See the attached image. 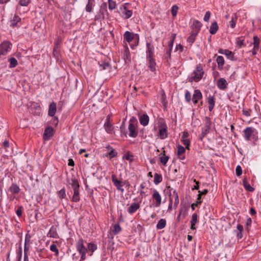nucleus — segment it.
I'll use <instances>...</instances> for the list:
<instances>
[{
  "instance_id": "473e14b6",
  "label": "nucleus",
  "mask_w": 261,
  "mask_h": 261,
  "mask_svg": "<svg viewBox=\"0 0 261 261\" xmlns=\"http://www.w3.org/2000/svg\"><path fill=\"white\" fill-rule=\"evenodd\" d=\"M198 34L191 32V35L187 38V42L191 45L195 41V38Z\"/></svg>"
},
{
  "instance_id": "bf43d9fd",
  "label": "nucleus",
  "mask_w": 261,
  "mask_h": 261,
  "mask_svg": "<svg viewBox=\"0 0 261 261\" xmlns=\"http://www.w3.org/2000/svg\"><path fill=\"white\" fill-rule=\"evenodd\" d=\"M211 16V12L210 11H207L204 16V20L205 21H208L210 19Z\"/></svg>"
},
{
  "instance_id": "338daca9",
  "label": "nucleus",
  "mask_w": 261,
  "mask_h": 261,
  "mask_svg": "<svg viewBox=\"0 0 261 261\" xmlns=\"http://www.w3.org/2000/svg\"><path fill=\"white\" fill-rule=\"evenodd\" d=\"M30 249V244H27L24 243V254H28V252L29 251Z\"/></svg>"
},
{
  "instance_id": "a211bd4d",
  "label": "nucleus",
  "mask_w": 261,
  "mask_h": 261,
  "mask_svg": "<svg viewBox=\"0 0 261 261\" xmlns=\"http://www.w3.org/2000/svg\"><path fill=\"white\" fill-rule=\"evenodd\" d=\"M47 237L53 238H58L59 236L57 231V228L55 226H52L47 233Z\"/></svg>"
},
{
  "instance_id": "2f4dec72",
  "label": "nucleus",
  "mask_w": 261,
  "mask_h": 261,
  "mask_svg": "<svg viewBox=\"0 0 261 261\" xmlns=\"http://www.w3.org/2000/svg\"><path fill=\"white\" fill-rule=\"evenodd\" d=\"M71 185L73 190H79L80 185L77 179L74 178L71 179Z\"/></svg>"
},
{
  "instance_id": "de8ad7c7",
  "label": "nucleus",
  "mask_w": 261,
  "mask_h": 261,
  "mask_svg": "<svg viewBox=\"0 0 261 261\" xmlns=\"http://www.w3.org/2000/svg\"><path fill=\"white\" fill-rule=\"evenodd\" d=\"M186 151V149L181 145H178L177 147V155H182Z\"/></svg>"
},
{
  "instance_id": "0e129e2a",
  "label": "nucleus",
  "mask_w": 261,
  "mask_h": 261,
  "mask_svg": "<svg viewBox=\"0 0 261 261\" xmlns=\"http://www.w3.org/2000/svg\"><path fill=\"white\" fill-rule=\"evenodd\" d=\"M260 40L259 38L257 36H255L253 37V44H257L259 45Z\"/></svg>"
},
{
  "instance_id": "39448f33",
  "label": "nucleus",
  "mask_w": 261,
  "mask_h": 261,
  "mask_svg": "<svg viewBox=\"0 0 261 261\" xmlns=\"http://www.w3.org/2000/svg\"><path fill=\"white\" fill-rule=\"evenodd\" d=\"M158 136L161 139H165L168 137V127L165 123H161L159 125Z\"/></svg>"
},
{
  "instance_id": "6e6d98bb",
  "label": "nucleus",
  "mask_w": 261,
  "mask_h": 261,
  "mask_svg": "<svg viewBox=\"0 0 261 261\" xmlns=\"http://www.w3.org/2000/svg\"><path fill=\"white\" fill-rule=\"evenodd\" d=\"M242 38V37H239L237 39V44L238 46H239L240 47H241L242 46L245 45L244 42V40Z\"/></svg>"
},
{
  "instance_id": "49530a36",
  "label": "nucleus",
  "mask_w": 261,
  "mask_h": 261,
  "mask_svg": "<svg viewBox=\"0 0 261 261\" xmlns=\"http://www.w3.org/2000/svg\"><path fill=\"white\" fill-rule=\"evenodd\" d=\"M171 49H169L168 48H166L165 50L166 56L165 57V59L167 60V62H169V60L171 59Z\"/></svg>"
},
{
  "instance_id": "6ab92c4d",
  "label": "nucleus",
  "mask_w": 261,
  "mask_h": 261,
  "mask_svg": "<svg viewBox=\"0 0 261 261\" xmlns=\"http://www.w3.org/2000/svg\"><path fill=\"white\" fill-rule=\"evenodd\" d=\"M21 21V18L17 15H15L11 18L10 25L13 28L17 27V23Z\"/></svg>"
},
{
  "instance_id": "cd10ccee",
  "label": "nucleus",
  "mask_w": 261,
  "mask_h": 261,
  "mask_svg": "<svg viewBox=\"0 0 261 261\" xmlns=\"http://www.w3.org/2000/svg\"><path fill=\"white\" fill-rule=\"evenodd\" d=\"M9 190L13 194H18L20 192V189L16 184H12L9 188Z\"/></svg>"
},
{
  "instance_id": "c756f323",
  "label": "nucleus",
  "mask_w": 261,
  "mask_h": 261,
  "mask_svg": "<svg viewBox=\"0 0 261 261\" xmlns=\"http://www.w3.org/2000/svg\"><path fill=\"white\" fill-rule=\"evenodd\" d=\"M202 95L199 90H195L194 93L193 95V99L199 100L202 99Z\"/></svg>"
},
{
  "instance_id": "a18cd8bd",
  "label": "nucleus",
  "mask_w": 261,
  "mask_h": 261,
  "mask_svg": "<svg viewBox=\"0 0 261 261\" xmlns=\"http://www.w3.org/2000/svg\"><path fill=\"white\" fill-rule=\"evenodd\" d=\"M50 250L55 252V255L58 256L59 254V250L58 249L57 246L56 244H53L50 246Z\"/></svg>"
},
{
  "instance_id": "2eb2a0df",
  "label": "nucleus",
  "mask_w": 261,
  "mask_h": 261,
  "mask_svg": "<svg viewBox=\"0 0 261 261\" xmlns=\"http://www.w3.org/2000/svg\"><path fill=\"white\" fill-rule=\"evenodd\" d=\"M110 118L108 117L106 120V122L104 124V128L106 131L109 134H112L113 131L114 127L110 122Z\"/></svg>"
},
{
  "instance_id": "7c9ffc66",
  "label": "nucleus",
  "mask_w": 261,
  "mask_h": 261,
  "mask_svg": "<svg viewBox=\"0 0 261 261\" xmlns=\"http://www.w3.org/2000/svg\"><path fill=\"white\" fill-rule=\"evenodd\" d=\"M163 180L162 176L158 173H155L154 175V183L155 185H158L162 182Z\"/></svg>"
},
{
  "instance_id": "680f3d73",
  "label": "nucleus",
  "mask_w": 261,
  "mask_h": 261,
  "mask_svg": "<svg viewBox=\"0 0 261 261\" xmlns=\"http://www.w3.org/2000/svg\"><path fill=\"white\" fill-rule=\"evenodd\" d=\"M187 208L186 207H182L179 210V211H181V213H182L183 218H185L187 215Z\"/></svg>"
},
{
  "instance_id": "72a5a7b5",
  "label": "nucleus",
  "mask_w": 261,
  "mask_h": 261,
  "mask_svg": "<svg viewBox=\"0 0 261 261\" xmlns=\"http://www.w3.org/2000/svg\"><path fill=\"white\" fill-rule=\"evenodd\" d=\"M79 190H73L74 193L72 198V200L74 202H77L80 201V197L79 195Z\"/></svg>"
},
{
  "instance_id": "f8f14e48",
  "label": "nucleus",
  "mask_w": 261,
  "mask_h": 261,
  "mask_svg": "<svg viewBox=\"0 0 261 261\" xmlns=\"http://www.w3.org/2000/svg\"><path fill=\"white\" fill-rule=\"evenodd\" d=\"M146 47L147 58H151V57H153L154 54L153 45L151 43L147 42Z\"/></svg>"
},
{
  "instance_id": "aec40b11",
  "label": "nucleus",
  "mask_w": 261,
  "mask_h": 261,
  "mask_svg": "<svg viewBox=\"0 0 261 261\" xmlns=\"http://www.w3.org/2000/svg\"><path fill=\"white\" fill-rule=\"evenodd\" d=\"M149 120V117L146 114H143L139 118L140 123L143 126H146L148 124Z\"/></svg>"
},
{
  "instance_id": "7ed1b4c3",
  "label": "nucleus",
  "mask_w": 261,
  "mask_h": 261,
  "mask_svg": "<svg viewBox=\"0 0 261 261\" xmlns=\"http://www.w3.org/2000/svg\"><path fill=\"white\" fill-rule=\"evenodd\" d=\"M211 124L212 122L210 118L208 117H205L204 125L202 127L201 133L199 136V138L201 141L209 133Z\"/></svg>"
},
{
  "instance_id": "423d86ee",
  "label": "nucleus",
  "mask_w": 261,
  "mask_h": 261,
  "mask_svg": "<svg viewBox=\"0 0 261 261\" xmlns=\"http://www.w3.org/2000/svg\"><path fill=\"white\" fill-rule=\"evenodd\" d=\"M118 12L125 19H128V18H130L133 14L132 11L127 9L126 7L123 5H121L119 7Z\"/></svg>"
},
{
  "instance_id": "ddd939ff",
  "label": "nucleus",
  "mask_w": 261,
  "mask_h": 261,
  "mask_svg": "<svg viewBox=\"0 0 261 261\" xmlns=\"http://www.w3.org/2000/svg\"><path fill=\"white\" fill-rule=\"evenodd\" d=\"M218 53L221 54L225 55L228 59L233 60H234V55L233 53L229 50L228 49H224L222 48H220L218 50Z\"/></svg>"
},
{
  "instance_id": "5701e85b",
  "label": "nucleus",
  "mask_w": 261,
  "mask_h": 261,
  "mask_svg": "<svg viewBox=\"0 0 261 261\" xmlns=\"http://www.w3.org/2000/svg\"><path fill=\"white\" fill-rule=\"evenodd\" d=\"M197 217H198V216H197V214L194 213L192 214V219L191 221V229L192 230L196 229V227L195 226L198 222Z\"/></svg>"
},
{
  "instance_id": "864d4df0",
  "label": "nucleus",
  "mask_w": 261,
  "mask_h": 261,
  "mask_svg": "<svg viewBox=\"0 0 261 261\" xmlns=\"http://www.w3.org/2000/svg\"><path fill=\"white\" fill-rule=\"evenodd\" d=\"M99 67L100 70H102L110 68V65L108 63H103V64H100Z\"/></svg>"
},
{
  "instance_id": "20e7f679",
  "label": "nucleus",
  "mask_w": 261,
  "mask_h": 261,
  "mask_svg": "<svg viewBox=\"0 0 261 261\" xmlns=\"http://www.w3.org/2000/svg\"><path fill=\"white\" fill-rule=\"evenodd\" d=\"M76 248L77 250L81 255V259L80 261H83L86 258V254L88 252L87 249L85 247L83 244V240L82 239L79 240L76 244Z\"/></svg>"
},
{
  "instance_id": "5fc2aeb1",
  "label": "nucleus",
  "mask_w": 261,
  "mask_h": 261,
  "mask_svg": "<svg viewBox=\"0 0 261 261\" xmlns=\"http://www.w3.org/2000/svg\"><path fill=\"white\" fill-rule=\"evenodd\" d=\"M236 175L238 176H239L242 175V169L240 165H238L236 169Z\"/></svg>"
},
{
  "instance_id": "dca6fc26",
  "label": "nucleus",
  "mask_w": 261,
  "mask_h": 261,
  "mask_svg": "<svg viewBox=\"0 0 261 261\" xmlns=\"http://www.w3.org/2000/svg\"><path fill=\"white\" fill-rule=\"evenodd\" d=\"M57 111V106L56 103L54 102H52L49 106V109L48 111V115L49 116L53 117L55 116Z\"/></svg>"
},
{
  "instance_id": "9b49d317",
  "label": "nucleus",
  "mask_w": 261,
  "mask_h": 261,
  "mask_svg": "<svg viewBox=\"0 0 261 261\" xmlns=\"http://www.w3.org/2000/svg\"><path fill=\"white\" fill-rule=\"evenodd\" d=\"M54 129L51 126L47 127L44 130L43 134V139L45 140H48L53 135Z\"/></svg>"
},
{
  "instance_id": "f03ea898",
  "label": "nucleus",
  "mask_w": 261,
  "mask_h": 261,
  "mask_svg": "<svg viewBox=\"0 0 261 261\" xmlns=\"http://www.w3.org/2000/svg\"><path fill=\"white\" fill-rule=\"evenodd\" d=\"M138 126V121L137 119L134 117H132L129 122V125L128 127L129 137L132 138H136L138 135V130L137 129Z\"/></svg>"
},
{
  "instance_id": "b1692460",
  "label": "nucleus",
  "mask_w": 261,
  "mask_h": 261,
  "mask_svg": "<svg viewBox=\"0 0 261 261\" xmlns=\"http://www.w3.org/2000/svg\"><path fill=\"white\" fill-rule=\"evenodd\" d=\"M148 59L149 61V68L150 70L151 71H155V66H156V63L155 62V59L151 57V58H147Z\"/></svg>"
},
{
  "instance_id": "79ce46f5",
  "label": "nucleus",
  "mask_w": 261,
  "mask_h": 261,
  "mask_svg": "<svg viewBox=\"0 0 261 261\" xmlns=\"http://www.w3.org/2000/svg\"><path fill=\"white\" fill-rule=\"evenodd\" d=\"M237 20V16L236 14H233L231 17V20L229 21V24L231 28H234L236 27Z\"/></svg>"
},
{
  "instance_id": "c9c22d12",
  "label": "nucleus",
  "mask_w": 261,
  "mask_h": 261,
  "mask_svg": "<svg viewBox=\"0 0 261 261\" xmlns=\"http://www.w3.org/2000/svg\"><path fill=\"white\" fill-rule=\"evenodd\" d=\"M9 62H10V68H14L16 67L18 64L17 60L14 57H11L9 58Z\"/></svg>"
},
{
  "instance_id": "c85d7f7f",
  "label": "nucleus",
  "mask_w": 261,
  "mask_h": 261,
  "mask_svg": "<svg viewBox=\"0 0 261 261\" xmlns=\"http://www.w3.org/2000/svg\"><path fill=\"white\" fill-rule=\"evenodd\" d=\"M166 221L164 219H160L156 225V228L158 229H162L166 226Z\"/></svg>"
},
{
  "instance_id": "a19ab883",
  "label": "nucleus",
  "mask_w": 261,
  "mask_h": 261,
  "mask_svg": "<svg viewBox=\"0 0 261 261\" xmlns=\"http://www.w3.org/2000/svg\"><path fill=\"white\" fill-rule=\"evenodd\" d=\"M122 230V228L119 224H116L114 225L113 232L115 234L119 233Z\"/></svg>"
},
{
  "instance_id": "e433bc0d",
  "label": "nucleus",
  "mask_w": 261,
  "mask_h": 261,
  "mask_svg": "<svg viewBox=\"0 0 261 261\" xmlns=\"http://www.w3.org/2000/svg\"><path fill=\"white\" fill-rule=\"evenodd\" d=\"M61 40L58 38L56 40L55 42V46L54 47V51L53 53L55 55L56 53H58L57 50L61 46Z\"/></svg>"
},
{
  "instance_id": "052dcab7",
  "label": "nucleus",
  "mask_w": 261,
  "mask_h": 261,
  "mask_svg": "<svg viewBox=\"0 0 261 261\" xmlns=\"http://www.w3.org/2000/svg\"><path fill=\"white\" fill-rule=\"evenodd\" d=\"M22 206H18V208L16 211V213L18 217H20L22 215Z\"/></svg>"
},
{
  "instance_id": "774afa93",
  "label": "nucleus",
  "mask_w": 261,
  "mask_h": 261,
  "mask_svg": "<svg viewBox=\"0 0 261 261\" xmlns=\"http://www.w3.org/2000/svg\"><path fill=\"white\" fill-rule=\"evenodd\" d=\"M176 50H179L180 52H182L184 47L180 44H177L175 47Z\"/></svg>"
},
{
  "instance_id": "9d476101",
  "label": "nucleus",
  "mask_w": 261,
  "mask_h": 261,
  "mask_svg": "<svg viewBox=\"0 0 261 261\" xmlns=\"http://www.w3.org/2000/svg\"><path fill=\"white\" fill-rule=\"evenodd\" d=\"M152 198L155 200V206L159 207L161 204L162 197L160 193L156 190H153Z\"/></svg>"
},
{
  "instance_id": "603ef678",
  "label": "nucleus",
  "mask_w": 261,
  "mask_h": 261,
  "mask_svg": "<svg viewBox=\"0 0 261 261\" xmlns=\"http://www.w3.org/2000/svg\"><path fill=\"white\" fill-rule=\"evenodd\" d=\"M178 7L176 5H173L171 9V14L173 16H175L177 15Z\"/></svg>"
},
{
  "instance_id": "1a4fd4ad",
  "label": "nucleus",
  "mask_w": 261,
  "mask_h": 261,
  "mask_svg": "<svg viewBox=\"0 0 261 261\" xmlns=\"http://www.w3.org/2000/svg\"><path fill=\"white\" fill-rule=\"evenodd\" d=\"M202 23L197 20H194L191 25V28L193 30L192 32L198 34L202 27Z\"/></svg>"
},
{
  "instance_id": "4be33fe9",
  "label": "nucleus",
  "mask_w": 261,
  "mask_h": 261,
  "mask_svg": "<svg viewBox=\"0 0 261 261\" xmlns=\"http://www.w3.org/2000/svg\"><path fill=\"white\" fill-rule=\"evenodd\" d=\"M242 181L243 186L247 191L249 192H253L254 191V188L250 185L246 177L244 178Z\"/></svg>"
},
{
  "instance_id": "f257e3e1",
  "label": "nucleus",
  "mask_w": 261,
  "mask_h": 261,
  "mask_svg": "<svg viewBox=\"0 0 261 261\" xmlns=\"http://www.w3.org/2000/svg\"><path fill=\"white\" fill-rule=\"evenodd\" d=\"M203 74L204 71L203 70L202 65L199 64L196 66L195 70L192 73V75L189 78V82H198L202 78Z\"/></svg>"
},
{
  "instance_id": "4c0bfd02",
  "label": "nucleus",
  "mask_w": 261,
  "mask_h": 261,
  "mask_svg": "<svg viewBox=\"0 0 261 261\" xmlns=\"http://www.w3.org/2000/svg\"><path fill=\"white\" fill-rule=\"evenodd\" d=\"M94 0H88V3L86 7V11L87 12H91L92 11V7L93 6V2H94Z\"/></svg>"
},
{
  "instance_id": "09e8293b",
  "label": "nucleus",
  "mask_w": 261,
  "mask_h": 261,
  "mask_svg": "<svg viewBox=\"0 0 261 261\" xmlns=\"http://www.w3.org/2000/svg\"><path fill=\"white\" fill-rule=\"evenodd\" d=\"M185 100L187 102H190L191 100V94L188 90H186L185 93Z\"/></svg>"
},
{
  "instance_id": "f3484780",
  "label": "nucleus",
  "mask_w": 261,
  "mask_h": 261,
  "mask_svg": "<svg viewBox=\"0 0 261 261\" xmlns=\"http://www.w3.org/2000/svg\"><path fill=\"white\" fill-rule=\"evenodd\" d=\"M106 148L107 150L110 151L108 153L104 155L105 156L108 157L109 156V158L111 159L117 156V152L111 146L109 145L107 146Z\"/></svg>"
},
{
  "instance_id": "bb28decb",
  "label": "nucleus",
  "mask_w": 261,
  "mask_h": 261,
  "mask_svg": "<svg viewBox=\"0 0 261 261\" xmlns=\"http://www.w3.org/2000/svg\"><path fill=\"white\" fill-rule=\"evenodd\" d=\"M124 38L128 42H130L134 38V34L129 31H126L124 34Z\"/></svg>"
},
{
  "instance_id": "f704fd0d",
  "label": "nucleus",
  "mask_w": 261,
  "mask_h": 261,
  "mask_svg": "<svg viewBox=\"0 0 261 261\" xmlns=\"http://www.w3.org/2000/svg\"><path fill=\"white\" fill-rule=\"evenodd\" d=\"M163 154L164 156L160 158V162L164 166H166L167 164V163L168 162V161L169 160V156L165 155V150L163 151Z\"/></svg>"
},
{
  "instance_id": "13d9d810",
  "label": "nucleus",
  "mask_w": 261,
  "mask_h": 261,
  "mask_svg": "<svg viewBox=\"0 0 261 261\" xmlns=\"http://www.w3.org/2000/svg\"><path fill=\"white\" fill-rule=\"evenodd\" d=\"M182 142L183 143V144L186 146V148L187 149H189V146L190 145V141L189 139H182Z\"/></svg>"
},
{
  "instance_id": "393cba45",
  "label": "nucleus",
  "mask_w": 261,
  "mask_h": 261,
  "mask_svg": "<svg viewBox=\"0 0 261 261\" xmlns=\"http://www.w3.org/2000/svg\"><path fill=\"white\" fill-rule=\"evenodd\" d=\"M218 28L219 27L217 22H213L210 27V33L213 35L217 33Z\"/></svg>"
},
{
  "instance_id": "ea45409f",
  "label": "nucleus",
  "mask_w": 261,
  "mask_h": 261,
  "mask_svg": "<svg viewBox=\"0 0 261 261\" xmlns=\"http://www.w3.org/2000/svg\"><path fill=\"white\" fill-rule=\"evenodd\" d=\"M88 249L89 251L91 252V253L89 254V255H92V253L97 249V246L96 244L90 243L88 245Z\"/></svg>"
},
{
  "instance_id": "a878e982",
  "label": "nucleus",
  "mask_w": 261,
  "mask_h": 261,
  "mask_svg": "<svg viewBox=\"0 0 261 261\" xmlns=\"http://www.w3.org/2000/svg\"><path fill=\"white\" fill-rule=\"evenodd\" d=\"M216 62L218 64V67L219 69H222L224 64V58L222 56H219L216 59Z\"/></svg>"
},
{
  "instance_id": "37998d69",
  "label": "nucleus",
  "mask_w": 261,
  "mask_h": 261,
  "mask_svg": "<svg viewBox=\"0 0 261 261\" xmlns=\"http://www.w3.org/2000/svg\"><path fill=\"white\" fill-rule=\"evenodd\" d=\"M58 196L60 199H63L66 196V191L64 188H62L58 192Z\"/></svg>"
},
{
  "instance_id": "e2e57ef3",
  "label": "nucleus",
  "mask_w": 261,
  "mask_h": 261,
  "mask_svg": "<svg viewBox=\"0 0 261 261\" xmlns=\"http://www.w3.org/2000/svg\"><path fill=\"white\" fill-rule=\"evenodd\" d=\"M201 201H197L196 202L193 203L191 205V208L193 211H194L195 209V207L197 206L199 204H200L201 203Z\"/></svg>"
},
{
  "instance_id": "69168bd1",
  "label": "nucleus",
  "mask_w": 261,
  "mask_h": 261,
  "mask_svg": "<svg viewBox=\"0 0 261 261\" xmlns=\"http://www.w3.org/2000/svg\"><path fill=\"white\" fill-rule=\"evenodd\" d=\"M31 236L29 234H27L25 237V243L27 244L30 245Z\"/></svg>"
},
{
  "instance_id": "c03bdc74",
  "label": "nucleus",
  "mask_w": 261,
  "mask_h": 261,
  "mask_svg": "<svg viewBox=\"0 0 261 261\" xmlns=\"http://www.w3.org/2000/svg\"><path fill=\"white\" fill-rule=\"evenodd\" d=\"M108 5L110 10H114L116 8V4L113 0H108Z\"/></svg>"
},
{
  "instance_id": "6e6552de",
  "label": "nucleus",
  "mask_w": 261,
  "mask_h": 261,
  "mask_svg": "<svg viewBox=\"0 0 261 261\" xmlns=\"http://www.w3.org/2000/svg\"><path fill=\"white\" fill-rule=\"evenodd\" d=\"M112 180L118 190L121 192H124V189L122 188L123 186V182L118 180L116 175L113 174L112 175Z\"/></svg>"
},
{
  "instance_id": "0eeeda50",
  "label": "nucleus",
  "mask_w": 261,
  "mask_h": 261,
  "mask_svg": "<svg viewBox=\"0 0 261 261\" xmlns=\"http://www.w3.org/2000/svg\"><path fill=\"white\" fill-rule=\"evenodd\" d=\"M255 131V129L251 127H247L244 130V137L245 140L248 141L250 140V138L252 137V138L254 137V132Z\"/></svg>"
},
{
  "instance_id": "58836bf2",
  "label": "nucleus",
  "mask_w": 261,
  "mask_h": 261,
  "mask_svg": "<svg viewBox=\"0 0 261 261\" xmlns=\"http://www.w3.org/2000/svg\"><path fill=\"white\" fill-rule=\"evenodd\" d=\"M120 130L121 132V135L126 136L127 131L125 130V120H123L122 124L120 127Z\"/></svg>"
},
{
  "instance_id": "4468645a",
  "label": "nucleus",
  "mask_w": 261,
  "mask_h": 261,
  "mask_svg": "<svg viewBox=\"0 0 261 261\" xmlns=\"http://www.w3.org/2000/svg\"><path fill=\"white\" fill-rule=\"evenodd\" d=\"M227 83L224 78L219 79L217 83V86L220 90H224L227 88Z\"/></svg>"
},
{
  "instance_id": "412c9836",
  "label": "nucleus",
  "mask_w": 261,
  "mask_h": 261,
  "mask_svg": "<svg viewBox=\"0 0 261 261\" xmlns=\"http://www.w3.org/2000/svg\"><path fill=\"white\" fill-rule=\"evenodd\" d=\"M140 208L139 203H133L128 208V212L130 214L135 213Z\"/></svg>"
},
{
  "instance_id": "8fccbe9b",
  "label": "nucleus",
  "mask_w": 261,
  "mask_h": 261,
  "mask_svg": "<svg viewBox=\"0 0 261 261\" xmlns=\"http://www.w3.org/2000/svg\"><path fill=\"white\" fill-rule=\"evenodd\" d=\"M207 102L208 105H215V98L214 96L210 95L208 97Z\"/></svg>"
},
{
  "instance_id": "3c124183",
  "label": "nucleus",
  "mask_w": 261,
  "mask_h": 261,
  "mask_svg": "<svg viewBox=\"0 0 261 261\" xmlns=\"http://www.w3.org/2000/svg\"><path fill=\"white\" fill-rule=\"evenodd\" d=\"M124 60L125 63H126V60H128V61H130V55L128 49L125 50Z\"/></svg>"
},
{
  "instance_id": "4d7b16f0",
  "label": "nucleus",
  "mask_w": 261,
  "mask_h": 261,
  "mask_svg": "<svg viewBox=\"0 0 261 261\" xmlns=\"http://www.w3.org/2000/svg\"><path fill=\"white\" fill-rule=\"evenodd\" d=\"M30 2L31 0H20L19 4L22 6H27Z\"/></svg>"
}]
</instances>
